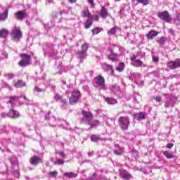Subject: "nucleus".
<instances>
[{
    "label": "nucleus",
    "instance_id": "1",
    "mask_svg": "<svg viewBox=\"0 0 180 180\" xmlns=\"http://www.w3.org/2000/svg\"><path fill=\"white\" fill-rule=\"evenodd\" d=\"M118 126H120V129L124 131L129 130V126H130V119L129 117H120L118 119Z\"/></svg>",
    "mask_w": 180,
    "mask_h": 180
},
{
    "label": "nucleus",
    "instance_id": "2",
    "mask_svg": "<svg viewBox=\"0 0 180 180\" xmlns=\"http://www.w3.org/2000/svg\"><path fill=\"white\" fill-rule=\"evenodd\" d=\"M22 31H20V28L18 27H14L11 32V39L13 41H15L18 43L20 41V39H22Z\"/></svg>",
    "mask_w": 180,
    "mask_h": 180
},
{
    "label": "nucleus",
    "instance_id": "3",
    "mask_svg": "<svg viewBox=\"0 0 180 180\" xmlns=\"http://www.w3.org/2000/svg\"><path fill=\"white\" fill-rule=\"evenodd\" d=\"M82 115L83 117L81 118V122L85 123V124H89L94 119V115L90 112L82 111Z\"/></svg>",
    "mask_w": 180,
    "mask_h": 180
},
{
    "label": "nucleus",
    "instance_id": "4",
    "mask_svg": "<svg viewBox=\"0 0 180 180\" xmlns=\"http://www.w3.org/2000/svg\"><path fill=\"white\" fill-rule=\"evenodd\" d=\"M79 98H81V92L78 90H74L69 100L70 105L78 103Z\"/></svg>",
    "mask_w": 180,
    "mask_h": 180
},
{
    "label": "nucleus",
    "instance_id": "5",
    "mask_svg": "<svg viewBox=\"0 0 180 180\" xmlns=\"http://www.w3.org/2000/svg\"><path fill=\"white\" fill-rule=\"evenodd\" d=\"M115 50L117 51H120V48L117 46H114L113 49L110 50V54L108 56V60H110V61H112L113 63L119 60V55L117 53H115Z\"/></svg>",
    "mask_w": 180,
    "mask_h": 180
},
{
    "label": "nucleus",
    "instance_id": "6",
    "mask_svg": "<svg viewBox=\"0 0 180 180\" xmlns=\"http://www.w3.org/2000/svg\"><path fill=\"white\" fill-rule=\"evenodd\" d=\"M94 80L99 89H102L103 91H106L108 89V87H106V85H105V78L102 77V75L96 77Z\"/></svg>",
    "mask_w": 180,
    "mask_h": 180
},
{
    "label": "nucleus",
    "instance_id": "7",
    "mask_svg": "<svg viewBox=\"0 0 180 180\" xmlns=\"http://www.w3.org/2000/svg\"><path fill=\"white\" fill-rule=\"evenodd\" d=\"M158 18H160L161 20H164V22H166V23H169L172 19L171 15H169V12H168L167 11L158 13Z\"/></svg>",
    "mask_w": 180,
    "mask_h": 180
},
{
    "label": "nucleus",
    "instance_id": "8",
    "mask_svg": "<svg viewBox=\"0 0 180 180\" xmlns=\"http://www.w3.org/2000/svg\"><path fill=\"white\" fill-rule=\"evenodd\" d=\"M88 44L85 43L82 45L81 51L78 52L77 56L79 58H86V52L88 51Z\"/></svg>",
    "mask_w": 180,
    "mask_h": 180
},
{
    "label": "nucleus",
    "instance_id": "9",
    "mask_svg": "<svg viewBox=\"0 0 180 180\" xmlns=\"http://www.w3.org/2000/svg\"><path fill=\"white\" fill-rule=\"evenodd\" d=\"M120 176L123 180L133 179V175L126 170L120 171Z\"/></svg>",
    "mask_w": 180,
    "mask_h": 180
},
{
    "label": "nucleus",
    "instance_id": "10",
    "mask_svg": "<svg viewBox=\"0 0 180 180\" xmlns=\"http://www.w3.org/2000/svg\"><path fill=\"white\" fill-rule=\"evenodd\" d=\"M167 67L171 70H176V68H180V59L177 58L174 61H170L167 63Z\"/></svg>",
    "mask_w": 180,
    "mask_h": 180
},
{
    "label": "nucleus",
    "instance_id": "11",
    "mask_svg": "<svg viewBox=\"0 0 180 180\" xmlns=\"http://www.w3.org/2000/svg\"><path fill=\"white\" fill-rule=\"evenodd\" d=\"M131 61H132L131 64L134 65V67H141L143 65V61L137 59V56H133L131 57Z\"/></svg>",
    "mask_w": 180,
    "mask_h": 180
},
{
    "label": "nucleus",
    "instance_id": "12",
    "mask_svg": "<svg viewBox=\"0 0 180 180\" xmlns=\"http://www.w3.org/2000/svg\"><path fill=\"white\" fill-rule=\"evenodd\" d=\"M30 162L32 165H37L40 162H43V160L39 156H34L30 158Z\"/></svg>",
    "mask_w": 180,
    "mask_h": 180
},
{
    "label": "nucleus",
    "instance_id": "13",
    "mask_svg": "<svg viewBox=\"0 0 180 180\" xmlns=\"http://www.w3.org/2000/svg\"><path fill=\"white\" fill-rule=\"evenodd\" d=\"M46 89L47 85H46L45 84H40L39 85L34 87V91L36 92H46Z\"/></svg>",
    "mask_w": 180,
    "mask_h": 180
},
{
    "label": "nucleus",
    "instance_id": "14",
    "mask_svg": "<svg viewBox=\"0 0 180 180\" xmlns=\"http://www.w3.org/2000/svg\"><path fill=\"white\" fill-rule=\"evenodd\" d=\"M100 16L102 19H106L108 16H109V12L106 7L103 6L100 11Z\"/></svg>",
    "mask_w": 180,
    "mask_h": 180
},
{
    "label": "nucleus",
    "instance_id": "15",
    "mask_svg": "<svg viewBox=\"0 0 180 180\" xmlns=\"http://www.w3.org/2000/svg\"><path fill=\"white\" fill-rule=\"evenodd\" d=\"M20 57L21 60L24 61H27L28 63H32V56L27 53H20Z\"/></svg>",
    "mask_w": 180,
    "mask_h": 180
},
{
    "label": "nucleus",
    "instance_id": "16",
    "mask_svg": "<svg viewBox=\"0 0 180 180\" xmlns=\"http://www.w3.org/2000/svg\"><path fill=\"white\" fill-rule=\"evenodd\" d=\"M11 131L16 133V127L10 125H6L3 127V132L4 133H9Z\"/></svg>",
    "mask_w": 180,
    "mask_h": 180
},
{
    "label": "nucleus",
    "instance_id": "17",
    "mask_svg": "<svg viewBox=\"0 0 180 180\" xmlns=\"http://www.w3.org/2000/svg\"><path fill=\"white\" fill-rule=\"evenodd\" d=\"M158 32L155 30H150L146 35L147 39H148V40H153V39H154V37H155L156 36H158Z\"/></svg>",
    "mask_w": 180,
    "mask_h": 180
},
{
    "label": "nucleus",
    "instance_id": "18",
    "mask_svg": "<svg viewBox=\"0 0 180 180\" xmlns=\"http://www.w3.org/2000/svg\"><path fill=\"white\" fill-rule=\"evenodd\" d=\"M8 117L16 119V117H19V112L13 109H11L8 112Z\"/></svg>",
    "mask_w": 180,
    "mask_h": 180
},
{
    "label": "nucleus",
    "instance_id": "19",
    "mask_svg": "<svg viewBox=\"0 0 180 180\" xmlns=\"http://www.w3.org/2000/svg\"><path fill=\"white\" fill-rule=\"evenodd\" d=\"M115 149L113 150L114 154L116 155H122L123 154V148H120L119 145L115 146Z\"/></svg>",
    "mask_w": 180,
    "mask_h": 180
},
{
    "label": "nucleus",
    "instance_id": "20",
    "mask_svg": "<svg viewBox=\"0 0 180 180\" xmlns=\"http://www.w3.org/2000/svg\"><path fill=\"white\" fill-rule=\"evenodd\" d=\"M15 101H18L17 96H11L9 97V101L7 102V103H10V108L13 109V106H15Z\"/></svg>",
    "mask_w": 180,
    "mask_h": 180
},
{
    "label": "nucleus",
    "instance_id": "21",
    "mask_svg": "<svg viewBox=\"0 0 180 180\" xmlns=\"http://www.w3.org/2000/svg\"><path fill=\"white\" fill-rule=\"evenodd\" d=\"M103 98L105 99V102H107V103L108 105H115V103H117V101L115 98H109V97H103Z\"/></svg>",
    "mask_w": 180,
    "mask_h": 180
},
{
    "label": "nucleus",
    "instance_id": "22",
    "mask_svg": "<svg viewBox=\"0 0 180 180\" xmlns=\"http://www.w3.org/2000/svg\"><path fill=\"white\" fill-rule=\"evenodd\" d=\"M25 11H18L15 13V16L18 20H23L25 19Z\"/></svg>",
    "mask_w": 180,
    "mask_h": 180
},
{
    "label": "nucleus",
    "instance_id": "23",
    "mask_svg": "<svg viewBox=\"0 0 180 180\" xmlns=\"http://www.w3.org/2000/svg\"><path fill=\"white\" fill-rule=\"evenodd\" d=\"M8 33H9V31L5 28H3L0 30V37L1 39H6V37H8Z\"/></svg>",
    "mask_w": 180,
    "mask_h": 180
},
{
    "label": "nucleus",
    "instance_id": "24",
    "mask_svg": "<svg viewBox=\"0 0 180 180\" xmlns=\"http://www.w3.org/2000/svg\"><path fill=\"white\" fill-rule=\"evenodd\" d=\"M50 50H51V51H53V54L56 55L57 54V53H58V49H60V45L57 44V45H51V46H49Z\"/></svg>",
    "mask_w": 180,
    "mask_h": 180
},
{
    "label": "nucleus",
    "instance_id": "25",
    "mask_svg": "<svg viewBox=\"0 0 180 180\" xmlns=\"http://www.w3.org/2000/svg\"><path fill=\"white\" fill-rule=\"evenodd\" d=\"M8 10H6L4 13H0V22H5L6 19H8Z\"/></svg>",
    "mask_w": 180,
    "mask_h": 180
},
{
    "label": "nucleus",
    "instance_id": "26",
    "mask_svg": "<svg viewBox=\"0 0 180 180\" xmlns=\"http://www.w3.org/2000/svg\"><path fill=\"white\" fill-rule=\"evenodd\" d=\"M81 15L82 18H91V13L88 8L83 10Z\"/></svg>",
    "mask_w": 180,
    "mask_h": 180
},
{
    "label": "nucleus",
    "instance_id": "27",
    "mask_svg": "<svg viewBox=\"0 0 180 180\" xmlns=\"http://www.w3.org/2000/svg\"><path fill=\"white\" fill-rule=\"evenodd\" d=\"M100 123L101 122H99V120H91V121H90V123L89 124V125L90 126V128L92 129V127L99 126Z\"/></svg>",
    "mask_w": 180,
    "mask_h": 180
},
{
    "label": "nucleus",
    "instance_id": "28",
    "mask_svg": "<svg viewBox=\"0 0 180 180\" xmlns=\"http://www.w3.org/2000/svg\"><path fill=\"white\" fill-rule=\"evenodd\" d=\"M90 140L94 143H98V141L102 140V139H101L98 135L93 134L90 136Z\"/></svg>",
    "mask_w": 180,
    "mask_h": 180
},
{
    "label": "nucleus",
    "instance_id": "29",
    "mask_svg": "<svg viewBox=\"0 0 180 180\" xmlns=\"http://www.w3.org/2000/svg\"><path fill=\"white\" fill-rule=\"evenodd\" d=\"M31 63L28 61H26V60H20L18 63V65L20 67H22V68H25V67H27L28 65H30Z\"/></svg>",
    "mask_w": 180,
    "mask_h": 180
},
{
    "label": "nucleus",
    "instance_id": "30",
    "mask_svg": "<svg viewBox=\"0 0 180 180\" xmlns=\"http://www.w3.org/2000/svg\"><path fill=\"white\" fill-rule=\"evenodd\" d=\"M135 119H136V120H143L144 119H146V115H144V114H143V112H139L135 115Z\"/></svg>",
    "mask_w": 180,
    "mask_h": 180
},
{
    "label": "nucleus",
    "instance_id": "31",
    "mask_svg": "<svg viewBox=\"0 0 180 180\" xmlns=\"http://www.w3.org/2000/svg\"><path fill=\"white\" fill-rule=\"evenodd\" d=\"M63 176H65L66 178H75L77 177V174L70 172H65L63 174Z\"/></svg>",
    "mask_w": 180,
    "mask_h": 180
},
{
    "label": "nucleus",
    "instance_id": "32",
    "mask_svg": "<svg viewBox=\"0 0 180 180\" xmlns=\"http://www.w3.org/2000/svg\"><path fill=\"white\" fill-rule=\"evenodd\" d=\"M14 85L15 88H22L26 86V83H25V82L22 80H19L17 82H15Z\"/></svg>",
    "mask_w": 180,
    "mask_h": 180
},
{
    "label": "nucleus",
    "instance_id": "33",
    "mask_svg": "<svg viewBox=\"0 0 180 180\" xmlns=\"http://www.w3.org/2000/svg\"><path fill=\"white\" fill-rule=\"evenodd\" d=\"M119 72H123L124 71V63L123 62L120 63L118 67L115 68Z\"/></svg>",
    "mask_w": 180,
    "mask_h": 180
},
{
    "label": "nucleus",
    "instance_id": "34",
    "mask_svg": "<svg viewBox=\"0 0 180 180\" xmlns=\"http://www.w3.org/2000/svg\"><path fill=\"white\" fill-rule=\"evenodd\" d=\"M137 158H139V152L137 150H134L131 152V160H137Z\"/></svg>",
    "mask_w": 180,
    "mask_h": 180
},
{
    "label": "nucleus",
    "instance_id": "35",
    "mask_svg": "<svg viewBox=\"0 0 180 180\" xmlns=\"http://www.w3.org/2000/svg\"><path fill=\"white\" fill-rule=\"evenodd\" d=\"M163 155H165V157H166V158H167L168 160L174 158V155L169 153L168 151L163 152Z\"/></svg>",
    "mask_w": 180,
    "mask_h": 180
},
{
    "label": "nucleus",
    "instance_id": "36",
    "mask_svg": "<svg viewBox=\"0 0 180 180\" xmlns=\"http://www.w3.org/2000/svg\"><path fill=\"white\" fill-rule=\"evenodd\" d=\"M92 23H93L92 20H87L84 23L85 29H89V27L92 26Z\"/></svg>",
    "mask_w": 180,
    "mask_h": 180
},
{
    "label": "nucleus",
    "instance_id": "37",
    "mask_svg": "<svg viewBox=\"0 0 180 180\" xmlns=\"http://www.w3.org/2000/svg\"><path fill=\"white\" fill-rule=\"evenodd\" d=\"M103 68L105 71H111L113 73V68L110 65H104Z\"/></svg>",
    "mask_w": 180,
    "mask_h": 180
},
{
    "label": "nucleus",
    "instance_id": "38",
    "mask_svg": "<svg viewBox=\"0 0 180 180\" xmlns=\"http://www.w3.org/2000/svg\"><path fill=\"white\" fill-rule=\"evenodd\" d=\"M110 91H112V92H117V91H119V89H120V87H119V86L115 84V85H112L110 87Z\"/></svg>",
    "mask_w": 180,
    "mask_h": 180
},
{
    "label": "nucleus",
    "instance_id": "39",
    "mask_svg": "<svg viewBox=\"0 0 180 180\" xmlns=\"http://www.w3.org/2000/svg\"><path fill=\"white\" fill-rule=\"evenodd\" d=\"M140 77V74L137 72L131 73L130 79L134 80Z\"/></svg>",
    "mask_w": 180,
    "mask_h": 180
},
{
    "label": "nucleus",
    "instance_id": "40",
    "mask_svg": "<svg viewBox=\"0 0 180 180\" xmlns=\"http://www.w3.org/2000/svg\"><path fill=\"white\" fill-rule=\"evenodd\" d=\"M60 14L57 12L52 13V22H56Z\"/></svg>",
    "mask_w": 180,
    "mask_h": 180
},
{
    "label": "nucleus",
    "instance_id": "41",
    "mask_svg": "<svg viewBox=\"0 0 180 180\" xmlns=\"http://www.w3.org/2000/svg\"><path fill=\"white\" fill-rule=\"evenodd\" d=\"M174 20L176 25H180V13L176 14V17L174 18Z\"/></svg>",
    "mask_w": 180,
    "mask_h": 180
},
{
    "label": "nucleus",
    "instance_id": "42",
    "mask_svg": "<svg viewBox=\"0 0 180 180\" xmlns=\"http://www.w3.org/2000/svg\"><path fill=\"white\" fill-rule=\"evenodd\" d=\"M152 60H153V63H155V64H158V61H160V58L158 57V56L153 54Z\"/></svg>",
    "mask_w": 180,
    "mask_h": 180
},
{
    "label": "nucleus",
    "instance_id": "43",
    "mask_svg": "<svg viewBox=\"0 0 180 180\" xmlns=\"http://www.w3.org/2000/svg\"><path fill=\"white\" fill-rule=\"evenodd\" d=\"M116 30H119V27H115L113 28H111L108 32V34L112 35V34H115V33H116Z\"/></svg>",
    "mask_w": 180,
    "mask_h": 180
},
{
    "label": "nucleus",
    "instance_id": "44",
    "mask_svg": "<svg viewBox=\"0 0 180 180\" xmlns=\"http://www.w3.org/2000/svg\"><path fill=\"white\" fill-rule=\"evenodd\" d=\"M157 41L158 43H159V44H162V46H164V44H165V38L164 37H161L157 39Z\"/></svg>",
    "mask_w": 180,
    "mask_h": 180
},
{
    "label": "nucleus",
    "instance_id": "45",
    "mask_svg": "<svg viewBox=\"0 0 180 180\" xmlns=\"http://www.w3.org/2000/svg\"><path fill=\"white\" fill-rule=\"evenodd\" d=\"M174 106V103L172 101H167L165 102V108H171Z\"/></svg>",
    "mask_w": 180,
    "mask_h": 180
},
{
    "label": "nucleus",
    "instance_id": "46",
    "mask_svg": "<svg viewBox=\"0 0 180 180\" xmlns=\"http://www.w3.org/2000/svg\"><path fill=\"white\" fill-rule=\"evenodd\" d=\"M136 2L138 4H141L144 6H146V5H148V0H136Z\"/></svg>",
    "mask_w": 180,
    "mask_h": 180
},
{
    "label": "nucleus",
    "instance_id": "47",
    "mask_svg": "<svg viewBox=\"0 0 180 180\" xmlns=\"http://www.w3.org/2000/svg\"><path fill=\"white\" fill-rule=\"evenodd\" d=\"M55 165H64V160L59 159L54 162Z\"/></svg>",
    "mask_w": 180,
    "mask_h": 180
},
{
    "label": "nucleus",
    "instance_id": "48",
    "mask_svg": "<svg viewBox=\"0 0 180 180\" xmlns=\"http://www.w3.org/2000/svg\"><path fill=\"white\" fill-rule=\"evenodd\" d=\"M4 77H6L8 79H12L15 77V75L13 73H7L4 74Z\"/></svg>",
    "mask_w": 180,
    "mask_h": 180
},
{
    "label": "nucleus",
    "instance_id": "49",
    "mask_svg": "<svg viewBox=\"0 0 180 180\" xmlns=\"http://www.w3.org/2000/svg\"><path fill=\"white\" fill-rule=\"evenodd\" d=\"M93 34H98V33H101V29L99 27H96L92 30Z\"/></svg>",
    "mask_w": 180,
    "mask_h": 180
},
{
    "label": "nucleus",
    "instance_id": "50",
    "mask_svg": "<svg viewBox=\"0 0 180 180\" xmlns=\"http://www.w3.org/2000/svg\"><path fill=\"white\" fill-rule=\"evenodd\" d=\"M58 174V172L56 170H55V171H53V172H51L49 173V175H50L51 176H53V178H56Z\"/></svg>",
    "mask_w": 180,
    "mask_h": 180
},
{
    "label": "nucleus",
    "instance_id": "51",
    "mask_svg": "<svg viewBox=\"0 0 180 180\" xmlns=\"http://www.w3.org/2000/svg\"><path fill=\"white\" fill-rule=\"evenodd\" d=\"M60 103L63 105L62 106H65V105H67V103H68V101L65 98H61Z\"/></svg>",
    "mask_w": 180,
    "mask_h": 180
},
{
    "label": "nucleus",
    "instance_id": "52",
    "mask_svg": "<svg viewBox=\"0 0 180 180\" xmlns=\"http://www.w3.org/2000/svg\"><path fill=\"white\" fill-rule=\"evenodd\" d=\"M54 26L53 23H51V22H49L46 25H45V29H51Z\"/></svg>",
    "mask_w": 180,
    "mask_h": 180
},
{
    "label": "nucleus",
    "instance_id": "53",
    "mask_svg": "<svg viewBox=\"0 0 180 180\" xmlns=\"http://www.w3.org/2000/svg\"><path fill=\"white\" fill-rule=\"evenodd\" d=\"M54 99L58 101H61V99H63V97H61L60 94H56L54 96Z\"/></svg>",
    "mask_w": 180,
    "mask_h": 180
},
{
    "label": "nucleus",
    "instance_id": "54",
    "mask_svg": "<svg viewBox=\"0 0 180 180\" xmlns=\"http://www.w3.org/2000/svg\"><path fill=\"white\" fill-rule=\"evenodd\" d=\"M94 0H87L88 4L91 6V8H95V3H94Z\"/></svg>",
    "mask_w": 180,
    "mask_h": 180
},
{
    "label": "nucleus",
    "instance_id": "55",
    "mask_svg": "<svg viewBox=\"0 0 180 180\" xmlns=\"http://www.w3.org/2000/svg\"><path fill=\"white\" fill-rule=\"evenodd\" d=\"M1 117H9V113H6V112H1Z\"/></svg>",
    "mask_w": 180,
    "mask_h": 180
},
{
    "label": "nucleus",
    "instance_id": "56",
    "mask_svg": "<svg viewBox=\"0 0 180 180\" xmlns=\"http://www.w3.org/2000/svg\"><path fill=\"white\" fill-rule=\"evenodd\" d=\"M51 114V111H49L48 113L46 114L45 115L46 120H49V119H50Z\"/></svg>",
    "mask_w": 180,
    "mask_h": 180
},
{
    "label": "nucleus",
    "instance_id": "57",
    "mask_svg": "<svg viewBox=\"0 0 180 180\" xmlns=\"http://www.w3.org/2000/svg\"><path fill=\"white\" fill-rule=\"evenodd\" d=\"M96 175V173H94L92 175H91V176H89V178H88V180H96V179H95V176Z\"/></svg>",
    "mask_w": 180,
    "mask_h": 180
},
{
    "label": "nucleus",
    "instance_id": "58",
    "mask_svg": "<svg viewBox=\"0 0 180 180\" xmlns=\"http://www.w3.org/2000/svg\"><path fill=\"white\" fill-rule=\"evenodd\" d=\"M155 101H156V102H158V103H160V102H161V96H156V97L155 98Z\"/></svg>",
    "mask_w": 180,
    "mask_h": 180
},
{
    "label": "nucleus",
    "instance_id": "59",
    "mask_svg": "<svg viewBox=\"0 0 180 180\" xmlns=\"http://www.w3.org/2000/svg\"><path fill=\"white\" fill-rule=\"evenodd\" d=\"M166 147L167 148H172L174 147V143H167Z\"/></svg>",
    "mask_w": 180,
    "mask_h": 180
},
{
    "label": "nucleus",
    "instance_id": "60",
    "mask_svg": "<svg viewBox=\"0 0 180 180\" xmlns=\"http://www.w3.org/2000/svg\"><path fill=\"white\" fill-rule=\"evenodd\" d=\"M59 155L62 157L63 158H65V153L63 151L59 153Z\"/></svg>",
    "mask_w": 180,
    "mask_h": 180
},
{
    "label": "nucleus",
    "instance_id": "61",
    "mask_svg": "<svg viewBox=\"0 0 180 180\" xmlns=\"http://www.w3.org/2000/svg\"><path fill=\"white\" fill-rule=\"evenodd\" d=\"M2 56H3V58H8V53L4 52L2 53Z\"/></svg>",
    "mask_w": 180,
    "mask_h": 180
},
{
    "label": "nucleus",
    "instance_id": "62",
    "mask_svg": "<svg viewBox=\"0 0 180 180\" xmlns=\"http://www.w3.org/2000/svg\"><path fill=\"white\" fill-rule=\"evenodd\" d=\"M64 13H67V11L65 10L61 11L59 13V16H61V15H64Z\"/></svg>",
    "mask_w": 180,
    "mask_h": 180
},
{
    "label": "nucleus",
    "instance_id": "63",
    "mask_svg": "<svg viewBox=\"0 0 180 180\" xmlns=\"http://www.w3.org/2000/svg\"><path fill=\"white\" fill-rule=\"evenodd\" d=\"M4 88H9V89H11V86H9L8 84H4Z\"/></svg>",
    "mask_w": 180,
    "mask_h": 180
},
{
    "label": "nucleus",
    "instance_id": "64",
    "mask_svg": "<svg viewBox=\"0 0 180 180\" xmlns=\"http://www.w3.org/2000/svg\"><path fill=\"white\" fill-rule=\"evenodd\" d=\"M69 2H70V4H75V2H77V0H69Z\"/></svg>",
    "mask_w": 180,
    "mask_h": 180
}]
</instances>
